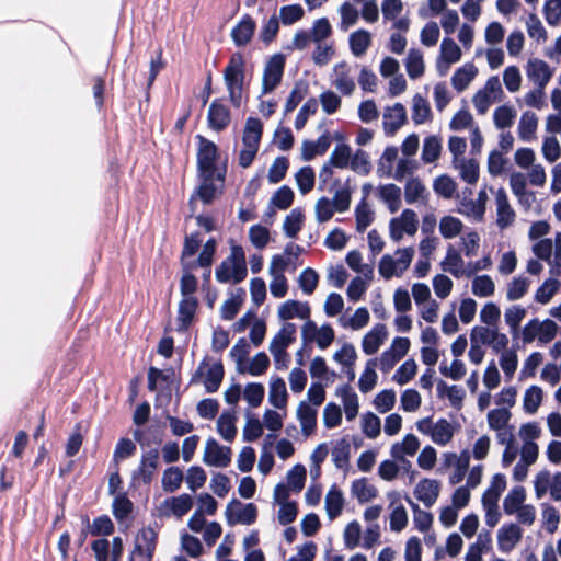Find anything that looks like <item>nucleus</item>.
Returning <instances> with one entry per match:
<instances>
[{
  "label": "nucleus",
  "instance_id": "1",
  "mask_svg": "<svg viewBox=\"0 0 561 561\" xmlns=\"http://www.w3.org/2000/svg\"><path fill=\"white\" fill-rule=\"evenodd\" d=\"M415 428L420 434L427 436L434 445L445 447L454 440L459 425L445 417L434 420L426 416L415 422Z\"/></svg>",
  "mask_w": 561,
  "mask_h": 561
},
{
  "label": "nucleus",
  "instance_id": "2",
  "mask_svg": "<svg viewBox=\"0 0 561 561\" xmlns=\"http://www.w3.org/2000/svg\"><path fill=\"white\" fill-rule=\"evenodd\" d=\"M197 169L199 175L216 176V181L224 183L226 175V165H218V148L215 142L197 135Z\"/></svg>",
  "mask_w": 561,
  "mask_h": 561
},
{
  "label": "nucleus",
  "instance_id": "3",
  "mask_svg": "<svg viewBox=\"0 0 561 561\" xmlns=\"http://www.w3.org/2000/svg\"><path fill=\"white\" fill-rule=\"evenodd\" d=\"M245 60L241 53L231 55L224 70V81L228 91L229 101L234 107H240L243 100Z\"/></svg>",
  "mask_w": 561,
  "mask_h": 561
},
{
  "label": "nucleus",
  "instance_id": "4",
  "mask_svg": "<svg viewBox=\"0 0 561 561\" xmlns=\"http://www.w3.org/2000/svg\"><path fill=\"white\" fill-rule=\"evenodd\" d=\"M414 256V247L398 248L392 254L381 256L378 263V273L386 280L400 278L410 268Z\"/></svg>",
  "mask_w": 561,
  "mask_h": 561
},
{
  "label": "nucleus",
  "instance_id": "5",
  "mask_svg": "<svg viewBox=\"0 0 561 561\" xmlns=\"http://www.w3.org/2000/svg\"><path fill=\"white\" fill-rule=\"evenodd\" d=\"M216 278L220 283L238 284L248 274L244 251L239 245H233L229 256L216 268Z\"/></svg>",
  "mask_w": 561,
  "mask_h": 561
},
{
  "label": "nucleus",
  "instance_id": "6",
  "mask_svg": "<svg viewBox=\"0 0 561 561\" xmlns=\"http://www.w3.org/2000/svg\"><path fill=\"white\" fill-rule=\"evenodd\" d=\"M263 134V124L259 118L249 117L242 133V149L239 153V164L248 168L252 164L260 147Z\"/></svg>",
  "mask_w": 561,
  "mask_h": 561
},
{
  "label": "nucleus",
  "instance_id": "7",
  "mask_svg": "<svg viewBox=\"0 0 561 561\" xmlns=\"http://www.w3.org/2000/svg\"><path fill=\"white\" fill-rule=\"evenodd\" d=\"M159 533L152 526H144L136 533L128 561H152Z\"/></svg>",
  "mask_w": 561,
  "mask_h": 561
},
{
  "label": "nucleus",
  "instance_id": "8",
  "mask_svg": "<svg viewBox=\"0 0 561 561\" xmlns=\"http://www.w3.org/2000/svg\"><path fill=\"white\" fill-rule=\"evenodd\" d=\"M419 229V216L415 210L404 208L400 215L389 220V239L394 242H401L405 237H414Z\"/></svg>",
  "mask_w": 561,
  "mask_h": 561
},
{
  "label": "nucleus",
  "instance_id": "9",
  "mask_svg": "<svg viewBox=\"0 0 561 561\" xmlns=\"http://www.w3.org/2000/svg\"><path fill=\"white\" fill-rule=\"evenodd\" d=\"M559 329V325L553 320H539L535 318L523 328L522 340L526 344L537 340L539 344L545 345L554 340Z\"/></svg>",
  "mask_w": 561,
  "mask_h": 561
},
{
  "label": "nucleus",
  "instance_id": "10",
  "mask_svg": "<svg viewBox=\"0 0 561 561\" xmlns=\"http://www.w3.org/2000/svg\"><path fill=\"white\" fill-rule=\"evenodd\" d=\"M503 95L504 92L499 77L492 76L488 78L484 85L474 93L472 104L479 114L484 115L491 105L500 101Z\"/></svg>",
  "mask_w": 561,
  "mask_h": 561
},
{
  "label": "nucleus",
  "instance_id": "11",
  "mask_svg": "<svg viewBox=\"0 0 561 561\" xmlns=\"http://www.w3.org/2000/svg\"><path fill=\"white\" fill-rule=\"evenodd\" d=\"M224 379V366L219 360L205 358L198 366L193 380L204 385L207 392H216Z\"/></svg>",
  "mask_w": 561,
  "mask_h": 561
},
{
  "label": "nucleus",
  "instance_id": "12",
  "mask_svg": "<svg viewBox=\"0 0 561 561\" xmlns=\"http://www.w3.org/2000/svg\"><path fill=\"white\" fill-rule=\"evenodd\" d=\"M470 342L489 345L493 352L499 353L508 346L510 340L505 333L500 332L499 327L476 325L470 331Z\"/></svg>",
  "mask_w": 561,
  "mask_h": 561
},
{
  "label": "nucleus",
  "instance_id": "13",
  "mask_svg": "<svg viewBox=\"0 0 561 561\" xmlns=\"http://www.w3.org/2000/svg\"><path fill=\"white\" fill-rule=\"evenodd\" d=\"M285 62L283 54H274L267 59L262 73L261 95L273 92L280 84Z\"/></svg>",
  "mask_w": 561,
  "mask_h": 561
},
{
  "label": "nucleus",
  "instance_id": "14",
  "mask_svg": "<svg viewBox=\"0 0 561 561\" xmlns=\"http://www.w3.org/2000/svg\"><path fill=\"white\" fill-rule=\"evenodd\" d=\"M356 67L341 61L332 68L331 84L343 95L351 96L356 90Z\"/></svg>",
  "mask_w": 561,
  "mask_h": 561
},
{
  "label": "nucleus",
  "instance_id": "15",
  "mask_svg": "<svg viewBox=\"0 0 561 561\" xmlns=\"http://www.w3.org/2000/svg\"><path fill=\"white\" fill-rule=\"evenodd\" d=\"M272 500L276 507L275 518L279 525L288 526L297 519L298 502L287 496L284 490L279 489L277 492H273Z\"/></svg>",
  "mask_w": 561,
  "mask_h": 561
},
{
  "label": "nucleus",
  "instance_id": "16",
  "mask_svg": "<svg viewBox=\"0 0 561 561\" xmlns=\"http://www.w3.org/2000/svg\"><path fill=\"white\" fill-rule=\"evenodd\" d=\"M494 195L495 204V224L500 230H506L511 228L516 221V211L513 208L506 191L501 187L496 191L491 188Z\"/></svg>",
  "mask_w": 561,
  "mask_h": 561
},
{
  "label": "nucleus",
  "instance_id": "17",
  "mask_svg": "<svg viewBox=\"0 0 561 561\" xmlns=\"http://www.w3.org/2000/svg\"><path fill=\"white\" fill-rule=\"evenodd\" d=\"M301 336L306 342L316 343L321 350L328 348L335 339V332L330 324L318 325L308 320L301 327Z\"/></svg>",
  "mask_w": 561,
  "mask_h": 561
},
{
  "label": "nucleus",
  "instance_id": "18",
  "mask_svg": "<svg viewBox=\"0 0 561 561\" xmlns=\"http://www.w3.org/2000/svg\"><path fill=\"white\" fill-rule=\"evenodd\" d=\"M462 50L459 44L450 36H446L440 42L439 53L436 58V70L440 76L447 75L451 65L461 60Z\"/></svg>",
  "mask_w": 561,
  "mask_h": 561
},
{
  "label": "nucleus",
  "instance_id": "19",
  "mask_svg": "<svg viewBox=\"0 0 561 561\" xmlns=\"http://www.w3.org/2000/svg\"><path fill=\"white\" fill-rule=\"evenodd\" d=\"M225 514L230 525H252L257 517V507L253 503H242L238 500H232L228 503Z\"/></svg>",
  "mask_w": 561,
  "mask_h": 561
},
{
  "label": "nucleus",
  "instance_id": "20",
  "mask_svg": "<svg viewBox=\"0 0 561 561\" xmlns=\"http://www.w3.org/2000/svg\"><path fill=\"white\" fill-rule=\"evenodd\" d=\"M193 506V499L188 494H180L165 499L156 507L159 517H176L181 518L190 512Z\"/></svg>",
  "mask_w": 561,
  "mask_h": 561
},
{
  "label": "nucleus",
  "instance_id": "21",
  "mask_svg": "<svg viewBox=\"0 0 561 561\" xmlns=\"http://www.w3.org/2000/svg\"><path fill=\"white\" fill-rule=\"evenodd\" d=\"M231 448L220 445L215 438L209 437L204 447L203 461L205 465L217 468H226L231 462Z\"/></svg>",
  "mask_w": 561,
  "mask_h": 561
},
{
  "label": "nucleus",
  "instance_id": "22",
  "mask_svg": "<svg viewBox=\"0 0 561 561\" xmlns=\"http://www.w3.org/2000/svg\"><path fill=\"white\" fill-rule=\"evenodd\" d=\"M444 465L451 468V472L448 477L450 484L455 485L460 483L467 474L470 465V453L469 450H462L460 454L457 453H445L443 454Z\"/></svg>",
  "mask_w": 561,
  "mask_h": 561
},
{
  "label": "nucleus",
  "instance_id": "23",
  "mask_svg": "<svg viewBox=\"0 0 561 561\" xmlns=\"http://www.w3.org/2000/svg\"><path fill=\"white\" fill-rule=\"evenodd\" d=\"M421 447L420 438L413 434H405L400 440L394 442L390 446V455L394 460L411 467V462L405 460L408 457H414Z\"/></svg>",
  "mask_w": 561,
  "mask_h": 561
},
{
  "label": "nucleus",
  "instance_id": "24",
  "mask_svg": "<svg viewBox=\"0 0 561 561\" xmlns=\"http://www.w3.org/2000/svg\"><path fill=\"white\" fill-rule=\"evenodd\" d=\"M525 72L527 79L534 83L546 88L553 77V69L551 66L538 57H531L525 65Z\"/></svg>",
  "mask_w": 561,
  "mask_h": 561
},
{
  "label": "nucleus",
  "instance_id": "25",
  "mask_svg": "<svg viewBox=\"0 0 561 561\" xmlns=\"http://www.w3.org/2000/svg\"><path fill=\"white\" fill-rule=\"evenodd\" d=\"M306 479V467L301 463H297L287 471L286 481L277 483L274 486L273 492H277L279 489H282L285 491L287 496H290L291 494H299L305 488Z\"/></svg>",
  "mask_w": 561,
  "mask_h": 561
},
{
  "label": "nucleus",
  "instance_id": "26",
  "mask_svg": "<svg viewBox=\"0 0 561 561\" xmlns=\"http://www.w3.org/2000/svg\"><path fill=\"white\" fill-rule=\"evenodd\" d=\"M407 110L401 103L388 106L383 111L382 127L387 136H394L397 131L407 123Z\"/></svg>",
  "mask_w": 561,
  "mask_h": 561
},
{
  "label": "nucleus",
  "instance_id": "27",
  "mask_svg": "<svg viewBox=\"0 0 561 561\" xmlns=\"http://www.w3.org/2000/svg\"><path fill=\"white\" fill-rule=\"evenodd\" d=\"M523 529L515 523L504 524L496 534L497 548L503 553H510L520 542Z\"/></svg>",
  "mask_w": 561,
  "mask_h": 561
},
{
  "label": "nucleus",
  "instance_id": "28",
  "mask_svg": "<svg viewBox=\"0 0 561 561\" xmlns=\"http://www.w3.org/2000/svg\"><path fill=\"white\" fill-rule=\"evenodd\" d=\"M389 331L385 323H376L362 339V350L366 355H375L388 340Z\"/></svg>",
  "mask_w": 561,
  "mask_h": 561
},
{
  "label": "nucleus",
  "instance_id": "29",
  "mask_svg": "<svg viewBox=\"0 0 561 561\" xmlns=\"http://www.w3.org/2000/svg\"><path fill=\"white\" fill-rule=\"evenodd\" d=\"M231 121V114L228 106H226L220 99L214 100L207 112L208 127L215 131L226 129Z\"/></svg>",
  "mask_w": 561,
  "mask_h": 561
},
{
  "label": "nucleus",
  "instance_id": "30",
  "mask_svg": "<svg viewBox=\"0 0 561 561\" xmlns=\"http://www.w3.org/2000/svg\"><path fill=\"white\" fill-rule=\"evenodd\" d=\"M440 493V482L436 479L423 478L414 488V496L426 507H432Z\"/></svg>",
  "mask_w": 561,
  "mask_h": 561
},
{
  "label": "nucleus",
  "instance_id": "31",
  "mask_svg": "<svg viewBox=\"0 0 561 561\" xmlns=\"http://www.w3.org/2000/svg\"><path fill=\"white\" fill-rule=\"evenodd\" d=\"M311 308L308 302L288 299L277 308V317L283 321L291 319L310 320Z\"/></svg>",
  "mask_w": 561,
  "mask_h": 561
},
{
  "label": "nucleus",
  "instance_id": "32",
  "mask_svg": "<svg viewBox=\"0 0 561 561\" xmlns=\"http://www.w3.org/2000/svg\"><path fill=\"white\" fill-rule=\"evenodd\" d=\"M159 462L158 449H150L141 456L140 465L134 472L133 479L139 483L149 484L156 474Z\"/></svg>",
  "mask_w": 561,
  "mask_h": 561
},
{
  "label": "nucleus",
  "instance_id": "33",
  "mask_svg": "<svg viewBox=\"0 0 561 561\" xmlns=\"http://www.w3.org/2000/svg\"><path fill=\"white\" fill-rule=\"evenodd\" d=\"M288 399L289 394L285 380L277 375H272L268 380L270 404L277 410L286 411Z\"/></svg>",
  "mask_w": 561,
  "mask_h": 561
},
{
  "label": "nucleus",
  "instance_id": "34",
  "mask_svg": "<svg viewBox=\"0 0 561 561\" xmlns=\"http://www.w3.org/2000/svg\"><path fill=\"white\" fill-rule=\"evenodd\" d=\"M318 410L307 401L299 402L296 410V417L299 422L301 433L305 437L311 436L317 427Z\"/></svg>",
  "mask_w": 561,
  "mask_h": 561
},
{
  "label": "nucleus",
  "instance_id": "35",
  "mask_svg": "<svg viewBox=\"0 0 561 561\" xmlns=\"http://www.w3.org/2000/svg\"><path fill=\"white\" fill-rule=\"evenodd\" d=\"M202 178V183L196 190V192L192 195L190 199V206L192 213L195 211V204H196V197L201 198L205 204H209L214 201L217 192H221L222 184L216 185V176H206V175H199Z\"/></svg>",
  "mask_w": 561,
  "mask_h": 561
},
{
  "label": "nucleus",
  "instance_id": "36",
  "mask_svg": "<svg viewBox=\"0 0 561 561\" xmlns=\"http://www.w3.org/2000/svg\"><path fill=\"white\" fill-rule=\"evenodd\" d=\"M255 30L256 23L253 18L249 14L243 15L237 25L231 30V38L236 46H247L251 42Z\"/></svg>",
  "mask_w": 561,
  "mask_h": 561
},
{
  "label": "nucleus",
  "instance_id": "37",
  "mask_svg": "<svg viewBox=\"0 0 561 561\" xmlns=\"http://www.w3.org/2000/svg\"><path fill=\"white\" fill-rule=\"evenodd\" d=\"M542 434V430L537 422H527L519 426L518 437L523 442L519 450H528L534 454H539V446L535 442Z\"/></svg>",
  "mask_w": 561,
  "mask_h": 561
},
{
  "label": "nucleus",
  "instance_id": "38",
  "mask_svg": "<svg viewBox=\"0 0 561 561\" xmlns=\"http://www.w3.org/2000/svg\"><path fill=\"white\" fill-rule=\"evenodd\" d=\"M430 197V193L423 183V181L419 178L411 176L404 185V199L407 204H427Z\"/></svg>",
  "mask_w": 561,
  "mask_h": 561
},
{
  "label": "nucleus",
  "instance_id": "39",
  "mask_svg": "<svg viewBox=\"0 0 561 561\" xmlns=\"http://www.w3.org/2000/svg\"><path fill=\"white\" fill-rule=\"evenodd\" d=\"M345 506V497L342 490L333 484L325 494L324 508L330 520L337 518Z\"/></svg>",
  "mask_w": 561,
  "mask_h": 561
},
{
  "label": "nucleus",
  "instance_id": "40",
  "mask_svg": "<svg viewBox=\"0 0 561 561\" xmlns=\"http://www.w3.org/2000/svg\"><path fill=\"white\" fill-rule=\"evenodd\" d=\"M376 194L391 214H394L400 209L401 188L396 184L388 183L379 185L376 188Z\"/></svg>",
  "mask_w": 561,
  "mask_h": 561
},
{
  "label": "nucleus",
  "instance_id": "41",
  "mask_svg": "<svg viewBox=\"0 0 561 561\" xmlns=\"http://www.w3.org/2000/svg\"><path fill=\"white\" fill-rule=\"evenodd\" d=\"M478 68L472 62H466L457 68L451 76L450 82L457 92L465 91L478 76Z\"/></svg>",
  "mask_w": 561,
  "mask_h": 561
},
{
  "label": "nucleus",
  "instance_id": "42",
  "mask_svg": "<svg viewBox=\"0 0 561 561\" xmlns=\"http://www.w3.org/2000/svg\"><path fill=\"white\" fill-rule=\"evenodd\" d=\"M453 168L458 171L459 176L466 183L473 185L480 175L479 162L473 158H462L451 161Z\"/></svg>",
  "mask_w": 561,
  "mask_h": 561
},
{
  "label": "nucleus",
  "instance_id": "43",
  "mask_svg": "<svg viewBox=\"0 0 561 561\" xmlns=\"http://www.w3.org/2000/svg\"><path fill=\"white\" fill-rule=\"evenodd\" d=\"M296 340V325L294 323H285L276 335L272 339L268 351L270 352H287V348Z\"/></svg>",
  "mask_w": 561,
  "mask_h": 561
},
{
  "label": "nucleus",
  "instance_id": "44",
  "mask_svg": "<svg viewBox=\"0 0 561 561\" xmlns=\"http://www.w3.org/2000/svg\"><path fill=\"white\" fill-rule=\"evenodd\" d=\"M237 421L238 417L234 411H225L219 415L216 422V428L224 440L228 443L234 440L238 433Z\"/></svg>",
  "mask_w": 561,
  "mask_h": 561
},
{
  "label": "nucleus",
  "instance_id": "45",
  "mask_svg": "<svg viewBox=\"0 0 561 561\" xmlns=\"http://www.w3.org/2000/svg\"><path fill=\"white\" fill-rule=\"evenodd\" d=\"M335 394L342 400L346 420L353 421L359 411L358 396L348 385L337 387Z\"/></svg>",
  "mask_w": 561,
  "mask_h": 561
},
{
  "label": "nucleus",
  "instance_id": "46",
  "mask_svg": "<svg viewBox=\"0 0 561 561\" xmlns=\"http://www.w3.org/2000/svg\"><path fill=\"white\" fill-rule=\"evenodd\" d=\"M561 289V280L556 277L546 278L534 294V301L539 305L546 306L551 302L553 297Z\"/></svg>",
  "mask_w": 561,
  "mask_h": 561
},
{
  "label": "nucleus",
  "instance_id": "47",
  "mask_svg": "<svg viewBox=\"0 0 561 561\" xmlns=\"http://www.w3.org/2000/svg\"><path fill=\"white\" fill-rule=\"evenodd\" d=\"M197 308V299L195 297L182 298L178 310V330L185 331L192 323Z\"/></svg>",
  "mask_w": 561,
  "mask_h": 561
},
{
  "label": "nucleus",
  "instance_id": "48",
  "mask_svg": "<svg viewBox=\"0 0 561 561\" xmlns=\"http://www.w3.org/2000/svg\"><path fill=\"white\" fill-rule=\"evenodd\" d=\"M404 67L410 79L416 80L425 72L424 55L419 48H411L404 59Z\"/></svg>",
  "mask_w": 561,
  "mask_h": 561
},
{
  "label": "nucleus",
  "instance_id": "49",
  "mask_svg": "<svg viewBox=\"0 0 561 561\" xmlns=\"http://www.w3.org/2000/svg\"><path fill=\"white\" fill-rule=\"evenodd\" d=\"M538 128V116L531 111H525L519 118L517 133L523 141H533Z\"/></svg>",
  "mask_w": 561,
  "mask_h": 561
},
{
  "label": "nucleus",
  "instance_id": "50",
  "mask_svg": "<svg viewBox=\"0 0 561 561\" xmlns=\"http://www.w3.org/2000/svg\"><path fill=\"white\" fill-rule=\"evenodd\" d=\"M270 365V357L264 352H259L253 357L249 358L242 367H240L239 374L259 377L267 371Z\"/></svg>",
  "mask_w": 561,
  "mask_h": 561
},
{
  "label": "nucleus",
  "instance_id": "51",
  "mask_svg": "<svg viewBox=\"0 0 561 561\" xmlns=\"http://www.w3.org/2000/svg\"><path fill=\"white\" fill-rule=\"evenodd\" d=\"M527 499L526 489L522 485H516L510 490L503 500V511L507 516H513L523 505Z\"/></svg>",
  "mask_w": 561,
  "mask_h": 561
},
{
  "label": "nucleus",
  "instance_id": "52",
  "mask_svg": "<svg viewBox=\"0 0 561 561\" xmlns=\"http://www.w3.org/2000/svg\"><path fill=\"white\" fill-rule=\"evenodd\" d=\"M351 494L360 504L368 503L377 497V488L369 483L366 478L356 479L352 482Z\"/></svg>",
  "mask_w": 561,
  "mask_h": 561
},
{
  "label": "nucleus",
  "instance_id": "53",
  "mask_svg": "<svg viewBox=\"0 0 561 561\" xmlns=\"http://www.w3.org/2000/svg\"><path fill=\"white\" fill-rule=\"evenodd\" d=\"M539 454L528 450H519V460L514 466L512 478L516 482H523L528 476L529 468L537 461Z\"/></svg>",
  "mask_w": 561,
  "mask_h": 561
},
{
  "label": "nucleus",
  "instance_id": "54",
  "mask_svg": "<svg viewBox=\"0 0 561 561\" xmlns=\"http://www.w3.org/2000/svg\"><path fill=\"white\" fill-rule=\"evenodd\" d=\"M463 228L461 219L453 215H444L438 222L439 233L446 240L459 237Z\"/></svg>",
  "mask_w": 561,
  "mask_h": 561
},
{
  "label": "nucleus",
  "instance_id": "55",
  "mask_svg": "<svg viewBox=\"0 0 561 561\" xmlns=\"http://www.w3.org/2000/svg\"><path fill=\"white\" fill-rule=\"evenodd\" d=\"M412 121L415 125L428 123L432 119V110L428 101L421 94L412 98Z\"/></svg>",
  "mask_w": 561,
  "mask_h": 561
},
{
  "label": "nucleus",
  "instance_id": "56",
  "mask_svg": "<svg viewBox=\"0 0 561 561\" xmlns=\"http://www.w3.org/2000/svg\"><path fill=\"white\" fill-rule=\"evenodd\" d=\"M245 298V290L242 288L236 289L230 294L229 298L225 300L220 307L221 318L225 320H232L239 312Z\"/></svg>",
  "mask_w": 561,
  "mask_h": 561
},
{
  "label": "nucleus",
  "instance_id": "57",
  "mask_svg": "<svg viewBox=\"0 0 561 561\" xmlns=\"http://www.w3.org/2000/svg\"><path fill=\"white\" fill-rule=\"evenodd\" d=\"M546 88L535 85L533 89L524 93V95L516 100V103L523 107H530L542 110L546 106Z\"/></svg>",
  "mask_w": 561,
  "mask_h": 561
},
{
  "label": "nucleus",
  "instance_id": "58",
  "mask_svg": "<svg viewBox=\"0 0 561 561\" xmlns=\"http://www.w3.org/2000/svg\"><path fill=\"white\" fill-rule=\"evenodd\" d=\"M463 266L465 261L461 254L454 248H449L444 260L440 262L442 270L450 273L455 277H460L465 274Z\"/></svg>",
  "mask_w": 561,
  "mask_h": 561
},
{
  "label": "nucleus",
  "instance_id": "59",
  "mask_svg": "<svg viewBox=\"0 0 561 561\" xmlns=\"http://www.w3.org/2000/svg\"><path fill=\"white\" fill-rule=\"evenodd\" d=\"M352 150L348 145H337L330 154L329 162L322 169V173L329 170V167L346 169L350 165Z\"/></svg>",
  "mask_w": 561,
  "mask_h": 561
},
{
  "label": "nucleus",
  "instance_id": "60",
  "mask_svg": "<svg viewBox=\"0 0 561 561\" xmlns=\"http://www.w3.org/2000/svg\"><path fill=\"white\" fill-rule=\"evenodd\" d=\"M330 147V139L328 136H321L316 141H304L301 146V158L305 161H310L317 156L323 154Z\"/></svg>",
  "mask_w": 561,
  "mask_h": 561
},
{
  "label": "nucleus",
  "instance_id": "61",
  "mask_svg": "<svg viewBox=\"0 0 561 561\" xmlns=\"http://www.w3.org/2000/svg\"><path fill=\"white\" fill-rule=\"evenodd\" d=\"M512 412L506 408H495L486 413V424L491 431H502L510 425Z\"/></svg>",
  "mask_w": 561,
  "mask_h": 561
},
{
  "label": "nucleus",
  "instance_id": "62",
  "mask_svg": "<svg viewBox=\"0 0 561 561\" xmlns=\"http://www.w3.org/2000/svg\"><path fill=\"white\" fill-rule=\"evenodd\" d=\"M499 364L501 369L503 370L505 378L511 380L515 375L518 367V355L517 352L513 348H508L507 346L500 351Z\"/></svg>",
  "mask_w": 561,
  "mask_h": 561
},
{
  "label": "nucleus",
  "instance_id": "63",
  "mask_svg": "<svg viewBox=\"0 0 561 561\" xmlns=\"http://www.w3.org/2000/svg\"><path fill=\"white\" fill-rule=\"evenodd\" d=\"M530 287V280L525 276L513 277L506 286V299L508 301H515L522 299Z\"/></svg>",
  "mask_w": 561,
  "mask_h": 561
},
{
  "label": "nucleus",
  "instance_id": "64",
  "mask_svg": "<svg viewBox=\"0 0 561 561\" xmlns=\"http://www.w3.org/2000/svg\"><path fill=\"white\" fill-rule=\"evenodd\" d=\"M356 230L364 232L375 220V213L367 201L362 199L355 207Z\"/></svg>",
  "mask_w": 561,
  "mask_h": 561
}]
</instances>
